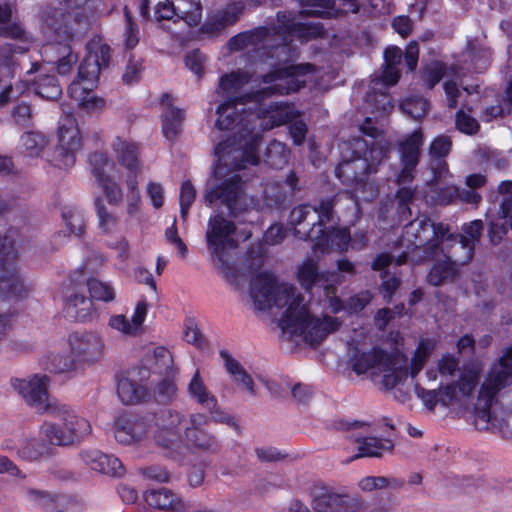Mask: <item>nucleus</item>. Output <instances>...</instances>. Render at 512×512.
Returning <instances> with one entry per match:
<instances>
[{
	"label": "nucleus",
	"mask_w": 512,
	"mask_h": 512,
	"mask_svg": "<svg viewBox=\"0 0 512 512\" xmlns=\"http://www.w3.org/2000/svg\"><path fill=\"white\" fill-rule=\"evenodd\" d=\"M297 278L306 290L316 283L325 282L324 274L319 273L317 262L311 258L305 259L298 267ZM321 287L323 300L305 303L296 287L278 282L271 273L261 272L251 281L250 296L256 309L280 314L279 327L283 332L299 336L306 343L314 345L342 326L340 318L328 314L344 309L335 286L323 283Z\"/></svg>",
	"instance_id": "f257e3e1"
},
{
	"label": "nucleus",
	"mask_w": 512,
	"mask_h": 512,
	"mask_svg": "<svg viewBox=\"0 0 512 512\" xmlns=\"http://www.w3.org/2000/svg\"><path fill=\"white\" fill-rule=\"evenodd\" d=\"M254 115L250 123L244 122V127L237 128L215 147L218 164L205 193L209 206L223 205L233 214L242 208L243 182L239 172L258 163L259 134L253 122L257 119L263 131L269 130L288 124L295 118L296 110L286 103H270Z\"/></svg>",
	"instance_id": "f03ea898"
},
{
	"label": "nucleus",
	"mask_w": 512,
	"mask_h": 512,
	"mask_svg": "<svg viewBox=\"0 0 512 512\" xmlns=\"http://www.w3.org/2000/svg\"><path fill=\"white\" fill-rule=\"evenodd\" d=\"M314 67L310 64L291 65L275 68L265 74L257 89L250 93H242L250 84L252 76L246 71H233L220 78L217 94L227 97L218 109L216 127L232 134L237 128L244 127L255 117L254 112H245L237 108L238 102L253 100L260 102L272 95H284L298 91L313 78Z\"/></svg>",
	"instance_id": "7ed1b4c3"
},
{
	"label": "nucleus",
	"mask_w": 512,
	"mask_h": 512,
	"mask_svg": "<svg viewBox=\"0 0 512 512\" xmlns=\"http://www.w3.org/2000/svg\"><path fill=\"white\" fill-rule=\"evenodd\" d=\"M481 374L480 364L468 363L460 366L457 357L446 353L425 372L429 383L434 384L439 380L438 388L428 390L415 384L414 391L429 410H434L437 404L448 407L471 397L479 384Z\"/></svg>",
	"instance_id": "20e7f679"
},
{
	"label": "nucleus",
	"mask_w": 512,
	"mask_h": 512,
	"mask_svg": "<svg viewBox=\"0 0 512 512\" xmlns=\"http://www.w3.org/2000/svg\"><path fill=\"white\" fill-rule=\"evenodd\" d=\"M370 330L365 327L354 328L348 339L349 368L357 375H382V384L393 389L401 384L408 375L403 360L373 346Z\"/></svg>",
	"instance_id": "39448f33"
},
{
	"label": "nucleus",
	"mask_w": 512,
	"mask_h": 512,
	"mask_svg": "<svg viewBox=\"0 0 512 512\" xmlns=\"http://www.w3.org/2000/svg\"><path fill=\"white\" fill-rule=\"evenodd\" d=\"M512 376V347L507 348L494 363L477 391L471 410V423L480 431H494L502 426L503 419L497 413L502 391Z\"/></svg>",
	"instance_id": "423d86ee"
},
{
	"label": "nucleus",
	"mask_w": 512,
	"mask_h": 512,
	"mask_svg": "<svg viewBox=\"0 0 512 512\" xmlns=\"http://www.w3.org/2000/svg\"><path fill=\"white\" fill-rule=\"evenodd\" d=\"M278 31L283 40V44L275 47L274 53L279 55L286 53L288 47L287 42L291 41V37L296 36L301 40H308L315 38L321 34V28L308 23H303L297 20V15L292 12H278ZM270 31L267 28H259L252 32H243L229 40V49L231 51H240L243 49H259V48H274L269 44Z\"/></svg>",
	"instance_id": "0eeeda50"
},
{
	"label": "nucleus",
	"mask_w": 512,
	"mask_h": 512,
	"mask_svg": "<svg viewBox=\"0 0 512 512\" xmlns=\"http://www.w3.org/2000/svg\"><path fill=\"white\" fill-rule=\"evenodd\" d=\"M109 59V46L100 40H91L87 44V55L79 66L77 79L68 87L69 96L87 111L101 109L104 106V101L96 97L93 89Z\"/></svg>",
	"instance_id": "6e6552de"
},
{
	"label": "nucleus",
	"mask_w": 512,
	"mask_h": 512,
	"mask_svg": "<svg viewBox=\"0 0 512 512\" xmlns=\"http://www.w3.org/2000/svg\"><path fill=\"white\" fill-rule=\"evenodd\" d=\"M49 415L61 422L45 421L40 426V435L52 445H69L91 433L90 422L65 404L58 402Z\"/></svg>",
	"instance_id": "1a4fd4ad"
},
{
	"label": "nucleus",
	"mask_w": 512,
	"mask_h": 512,
	"mask_svg": "<svg viewBox=\"0 0 512 512\" xmlns=\"http://www.w3.org/2000/svg\"><path fill=\"white\" fill-rule=\"evenodd\" d=\"M205 237L214 266L219 273L226 276L232 267L238 246L235 224L219 214L211 216Z\"/></svg>",
	"instance_id": "9d476101"
},
{
	"label": "nucleus",
	"mask_w": 512,
	"mask_h": 512,
	"mask_svg": "<svg viewBox=\"0 0 512 512\" xmlns=\"http://www.w3.org/2000/svg\"><path fill=\"white\" fill-rule=\"evenodd\" d=\"M333 207L334 199L322 200L317 208L299 205L290 213L289 226L300 239H318L323 232V226L333 218Z\"/></svg>",
	"instance_id": "9b49d317"
},
{
	"label": "nucleus",
	"mask_w": 512,
	"mask_h": 512,
	"mask_svg": "<svg viewBox=\"0 0 512 512\" xmlns=\"http://www.w3.org/2000/svg\"><path fill=\"white\" fill-rule=\"evenodd\" d=\"M310 504L314 512H363L365 501L345 490L324 482H316L309 488Z\"/></svg>",
	"instance_id": "f8f14e48"
},
{
	"label": "nucleus",
	"mask_w": 512,
	"mask_h": 512,
	"mask_svg": "<svg viewBox=\"0 0 512 512\" xmlns=\"http://www.w3.org/2000/svg\"><path fill=\"white\" fill-rule=\"evenodd\" d=\"M403 238L408 246L424 247L426 253L434 252L439 246H445V242L455 240L446 225L434 224L427 217H418L407 224Z\"/></svg>",
	"instance_id": "ddd939ff"
},
{
	"label": "nucleus",
	"mask_w": 512,
	"mask_h": 512,
	"mask_svg": "<svg viewBox=\"0 0 512 512\" xmlns=\"http://www.w3.org/2000/svg\"><path fill=\"white\" fill-rule=\"evenodd\" d=\"M89 162L92 174L108 204L111 206L120 205L123 201V191L118 180L123 178L126 180V176L120 169H117V165L103 153L95 152L91 154Z\"/></svg>",
	"instance_id": "4468645a"
},
{
	"label": "nucleus",
	"mask_w": 512,
	"mask_h": 512,
	"mask_svg": "<svg viewBox=\"0 0 512 512\" xmlns=\"http://www.w3.org/2000/svg\"><path fill=\"white\" fill-rule=\"evenodd\" d=\"M82 141L76 119L69 113L60 118L58 143L52 164L60 169L71 168L76 161L75 154L81 149Z\"/></svg>",
	"instance_id": "2eb2a0df"
},
{
	"label": "nucleus",
	"mask_w": 512,
	"mask_h": 512,
	"mask_svg": "<svg viewBox=\"0 0 512 512\" xmlns=\"http://www.w3.org/2000/svg\"><path fill=\"white\" fill-rule=\"evenodd\" d=\"M154 430L152 440L160 447L173 453L180 448L184 416L172 409H163L152 415Z\"/></svg>",
	"instance_id": "dca6fc26"
},
{
	"label": "nucleus",
	"mask_w": 512,
	"mask_h": 512,
	"mask_svg": "<svg viewBox=\"0 0 512 512\" xmlns=\"http://www.w3.org/2000/svg\"><path fill=\"white\" fill-rule=\"evenodd\" d=\"M151 5H154V15L158 20H169L176 16L193 26L202 18L200 0H143L141 12L144 16Z\"/></svg>",
	"instance_id": "f3484780"
},
{
	"label": "nucleus",
	"mask_w": 512,
	"mask_h": 512,
	"mask_svg": "<svg viewBox=\"0 0 512 512\" xmlns=\"http://www.w3.org/2000/svg\"><path fill=\"white\" fill-rule=\"evenodd\" d=\"M49 381L46 375H34L27 379L12 380V386L30 407L40 414H49L58 404V401L49 397Z\"/></svg>",
	"instance_id": "a211bd4d"
},
{
	"label": "nucleus",
	"mask_w": 512,
	"mask_h": 512,
	"mask_svg": "<svg viewBox=\"0 0 512 512\" xmlns=\"http://www.w3.org/2000/svg\"><path fill=\"white\" fill-rule=\"evenodd\" d=\"M387 147L381 142L373 141L370 148L364 153L363 159L345 161L336 168L338 178H344V181H363V174L376 172V166L386 156Z\"/></svg>",
	"instance_id": "6ab92c4d"
},
{
	"label": "nucleus",
	"mask_w": 512,
	"mask_h": 512,
	"mask_svg": "<svg viewBox=\"0 0 512 512\" xmlns=\"http://www.w3.org/2000/svg\"><path fill=\"white\" fill-rule=\"evenodd\" d=\"M71 353L80 369L95 365L105 356V344L102 337L94 332L76 333L69 339Z\"/></svg>",
	"instance_id": "aec40b11"
},
{
	"label": "nucleus",
	"mask_w": 512,
	"mask_h": 512,
	"mask_svg": "<svg viewBox=\"0 0 512 512\" xmlns=\"http://www.w3.org/2000/svg\"><path fill=\"white\" fill-rule=\"evenodd\" d=\"M112 148L119 164L117 169L126 176L128 188L134 189L138 185L137 176L140 173L138 146L128 139L115 137Z\"/></svg>",
	"instance_id": "412c9836"
},
{
	"label": "nucleus",
	"mask_w": 512,
	"mask_h": 512,
	"mask_svg": "<svg viewBox=\"0 0 512 512\" xmlns=\"http://www.w3.org/2000/svg\"><path fill=\"white\" fill-rule=\"evenodd\" d=\"M422 144L423 134L420 129L406 136L399 143V155L402 167L397 176V183L399 185L410 183L413 180L414 170L419 162Z\"/></svg>",
	"instance_id": "4be33fe9"
},
{
	"label": "nucleus",
	"mask_w": 512,
	"mask_h": 512,
	"mask_svg": "<svg viewBox=\"0 0 512 512\" xmlns=\"http://www.w3.org/2000/svg\"><path fill=\"white\" fill-rule=\"evenodd\" d=\"M153 430L152 415L140 418L120 417L116 421L115 438L122 444H132L144 439L152 440Z\"/></svg>",
	"instance_id": "5701e85b"
},
{
	"label": "nucleus",
	"mask_w": 512,
	"mask_h": 512,
	"mask_svg": "<svg viewBox=\"0 0 512 512\" xmlns=\"http://www.w3.org/2000/svg\"><path fill=\"white\" fill-rule=\"evenodd\" d=\"M482 229V221L474 220L463 226V233L460 236L451 234L455 240L445 242V248L452 251V256L456 262L467 263L472 259L474 247L480 239Z\"/></svg>",
	"instance_id": "b1692460"
},
{
	"label": "nucleus",
	"mask_w": 512,
	"mask_h": 512,
	"mask_svg": "<svg viewBox=\"0 0 512 512\" xmlns=\"http://www.w3.org/2000/svg\"><path fill=\"white\" fill-rule=\"evenodd\" d=\"M399 77L400 74L397 66L385 64L381 76L375 77L371 81L368 101L373 103L375 108L382 111L384 114L389 113L393 109V105L389 96L383 90L395 85Z\"/></svg>",
	"instance_id": "393cba45"
},
{
	"label": "nucleus",
	"mask_w": 512,
	"mask_h": 512,
	"mask_svg": "<svg viewBox=\"0 0 512 512\" xmlns=\"http://www.w3.org/2000/svg\"><path fill=\"white\" fill-rule=\"evenodd\" d=\"M349 430L355 431L350 437L358 445V454L353 459L360 457H381L385 452L393 449L392 441L388 439H379L376 437L362 436V433L368 430L364 423L355 422L348 426Z\"/></svg>",
	"instance_id": "a878e982"
},
{
	"label": "nucleus",
	"mask_w": 512,
	"mask_h": 512,
	"mask_svg": "<svg viewBox=\"0 0 512 512\" xmlns=\"http://www.w3.org/2000/svg\"><path fill=\"white\" fill-rule=\"evenodd\" d=\"M427 254V257L436 261L427 276L428 282L434 286H438L454 277L458 267L464 264L456 262L452 256V251L449 248H445V246H439V248L434 250V253L431 251Z\"/></svg>",
	"instance_id": "bb28decb"
},
{
	"label": "nucleus",
	"mask_w": 512,
	"mask_h": 512,
	"mask_svg": "<svg viewBox=\"0 0 512 512\" xmlns=\"http://www.w3.org/2000/svg\"><path fill=\"white\" fill-rule=\"evenodd\" d=\"M244 0H233L225 8L211 14L202 27V32L208 36H216L228 26L235 24L244 10Z\"/></svg>",
	"instance_id": "cd10ccee"
},
{
	"label": "nucleus",
	"mask_w": 512,
	"mask_h": 512,
	"mask_svg": "<svg viewBox=\"0 0 512 512\" xmlns=\"http://www.w3.org/2000/svg\"><path fill=\"white\" fill-rule=\"evenodd\" d=\"M301 7V14L320 17H337L341 13H357L359 10L357 0H341L339 7L334 0H302Z\"/></svg>",
	"instance_id": "c85d7f7f"
},
{
	"label": "nucleus",
	"mask_w": 512,
	"mask_h": 512,
	"mask_svg": "<svg viewBox=\"0 0 512 512\" xmlns=\"http://www.w3.org/2000/svg\"><path fill=\"white\" fill-rule=\"evenodd\" d=\"M144 500L150 507L166 512H187L190 509L189 501L165 487L146 491Z\"/></svg>",
	"instance_id": "c756f323"
},
{
	"label": "nucleus",
	"mask_w": 512,
	"mask_h": 512,
	"mask_svg": "<svg viewBox=\"0 0 512 512\" xmlns=\"http://www.w3.org/2000/svg\"><path fill=\"white\" fill-rule=\"evenodd\" d=\"M81 458L92 470L99 473L117 477L124 474L123 465L118 458L103 454L98 450L83 451Z\"/></svg>",
	"instance_id": "7c9ffc66"
},
{
	"label": "nucleus",
	"mask_w": 512,
	"mask_h": 512,
	"mask_svg": "<svg viewBox=\"0 0 512 512\" xmlns=\"http://www.w3.org/2000/svg\"><path fill=\"white\" fill-rule=\"evenodd\" d=\"M313 250L315 253H330L332 251H345L348 249L351 237L349 231L345 228L332 229L331 231L325 230L319 234L318 239H314Z\"/></svg>",
	"instance_id": "2f4dec72"
},
{
	"label": "nucleus",
	"mask_w": 512,
	"mask_h": 512,
	"mask_svg": "<svg viewBox=\"0 0 512 512\" xmlns=\"http://www.w3.org/2000/svg\"><path fill=\"white\" fill-rule=\"evenodd\" d=\"M169 95H163L161 104L162 112V131L167 139H174L181 131L184 112L173 107Z\"/></svg>",
	"instance_id": "473e14b6"
},
{
	"label": "nucleus",
	"mask_w": 512,
	"mask_h": 512,
	"mask_svg": "<svg viewBox=\"0 0 512 512\" xmlns=\"http://www.w3.org/2000/svg\"><path fill=\"white\" fill-rule=\"evenodd\" d=\"M0 290L16 297H22L26 288L13 261L0 262Z\"/></svg>",
	"instance_id": "72a5a7b5"
},
{
	"label": "nucleus",
	"mask_w": 512,
	"mask_h": 512,
	"mask_svg": "<svg viewBox=\"0 0 512 512\" xmlns=\"http://www.w3.org/2000/svg\"><path fill=\"white\" fill-rule=\"evenodd\" d=\"M70 15L63 14L60 9H53L44 14V29L54 33L59 40H68L73 37L72 28L69 27Z\"/></svg>",
	"instance_id": "f704fd0d"
},
{
	"label": "nucleus",
	"mask_w": 512,
	"mask_h": 512,
	"mask_svg": "<svg viewBox=\"0 0 512 512\" xmlns=\"http://www.w3.org/2000/svg\"><path fill=\"white\" fill-rule=\"evenodd\" d=\"M62 496L54 491L27 487L24 490L25 501L33 508L46 511L55 509L61 502Z\"/></svg>",
	"instance_id": "c9c22d12"
},
{
	"label": "nucleus",
	"mask_w": 512,
	"mask_h": 512,
	"mask_svg": "<svg viewBox=\"0 0 512 512\" xmlns=\"http://www.w3.org/2000/svg\"><path fill=\"white\" fill-rule=\"evenodd\" d=\"M49 445L52 444L39 434V438L24 440L17 448V454L27 461H36L48 454Z\"/></svg>",
	"instance_id": "e433bc0d"
},
{
	"label": "nucleus",
	"mask_w": 512,
	"mask_h": 512,
	"mask_svg": "<svg viewBox=\"0 0 512 512\" xmlns=\"http://www.w3.org/2000/svg\"><path fill=\"white\" fill-rule=\"evenodd\" d=\"M151 370L159 375H176L173 356L165 347H156L151 354Z\"/></svg>",
	"instance_id": "4c0bfd02"
},
{
	"label": "nucleus",
	"mask_w": 512,
	"mask_h": 512,
	"mask_svg": "<svg viewBox=\"0 0 512 512\" xmlns=\"http://www.w3.org/2000/svg\"><path fill=\"white\" fill-rule=\"evenodd\" d=\"M221 355L225 362V368L228 373L233 376L234 381L242 384L250 395L255 396L256 391L254 389L253 379L243 366L229 354L222 352Z\"/></svg>",
	"instance_id": "58836bf2"
},
{
	"label": "nucleus",
	"mask_w": 512,
	"mask_h": 512,
	"mask_svg": "<svg viewBox=\"0 0 512 512\" xmlns=\"http://www.w3.org/2000/svg\"><path fill=\"white\" fill-rule=\"evenodd\" d=\"M117 392L124 404L139 403L146 395L145 388L130 378H122L118 382Z\"/></svg>",
	"instance_id": "ea45409f"
},
{
	"label": "nucleus",
	"mask_w": 512,
	"mask_h": 512,
	"mask_svg": "<svg viewBox=\"0 0 512 512\" xmlns=\"http://www.w3.org/2000/svg\"><path fill=\"white\" fill-rule=\"evenodd\" d=\"M189 395L207 409L216 407V398L208 391L199 371H196L188 385Z\"/></svg>",
	"instance_id": "a19ab883"
},
{
	"label": "nucleus",
	"mask_w": 512,
	"mask_h": 512,
	"mask_svg": "<svg viewBox=\"0 0 512 512\" xmlns=\"http://www.w3.org/2000/svg\"><path fill=\"white\" fill-rule=\"evenodd\" d=\"M56 52L58 54V59L56 60V69L60 75H66L72 69V67L76 64L78 60L77 54H75L69 45H48L46 47L47 51Z\"/></svg>",
	"instance_id": "79ce46f5"
},
{
	"label": "nucleus",
	"mask_w": 512,
	"mask_h": 512,
	"mask_svg": "<svg viewBox=\"0 0 512 512\" xmlns=\"http://www.w3.org/2000/svg\"><path fill=\"white\" fill-rule=\"evenodd\" d=\"M403 486V481L393 477L366 476L358 482V487L363 492H373L381 489H398Z\"/></svg>",
	"instance_id": "37998d69"
},
{
	"label": "nucleus",
	"mask_w": 512,
	"mask_h": 512,
	"mask_svg": "<svg viewBox=\"0 0 512 512\" xmlns=\"http://www.w3.org/2000/svg\"><path fill=\"white\" fill-rule=\"evenodd\" d=\"M290 152L286 145L280 141H272L265 153V162L275 168L282 169L288 164Z\"/></svg>",
	"instance_id": "c03bdc74"
},
{
	"label": "nucleus",
	"mask_w": 512,
	"mask_h": 512,
	"mask_svg": "<svg viewBox=\"0 0 512 512\" xmlns=\"http://www.w3.org/2000/svg\"><path fill=\"white\" fill-rule=\"evenodd\" d=\"M66 306L69 313H74L75 317L81 321L87 320L93 310V303L91 299L86 298L82 294H71L66 301Z\"/></svg>",
	"instance_id": "a18cd8bd"
},
{
	"label": "nucleus",
	"mask_w": 512,
	"mask_h": 512,
	"mask_svg": "<svg viewBox=\"0 0 512 512\" xmlns=\"http://www.w3.org/2000/svg\"><path fill=\"white\" fill-rule=\"evenodd\" d=\"M176 375H164L154 388V397L159 403H172L177 398L178 388L174 381Z\"/></svg>",
	"instance_id": "49530a36"
},
{
	"label": "nucleus",
	"mask_w": 512,
	"mask_h": 512,
	"mask_svg": "<svg viewBox=\"0 0 512 512\" xmlns=\"http://www.w3.org/2000/svg\"><path fill=\"white\" fill-rule=\"evenodd\" d=\"M48 369L56 373H64L80 369L76 358L67 353H52L48 356Z\"/></svg>",
	"instance_id": "de8ad7c7"
},
{
	"label": "nucleus",
	"mask_w": 512,
	"mask_h": 512,
	"mask_svg": "<svg viewBox=\"0 0 512 512\" xmlns=\"http://www.w3.org/2000/svg\"><path fill=\"white\" fill-rule=\"evenodd\" d=\"M98 226L104 233L113 232L118 224L114 211L106 206L102 198L95 200Z\"/></svg>",
	"instance_id": "09e8293b"
},
{
	"label": "nucleus",
	"mask_w": 512,
	"mask_h": 512,
	"mask_svg": "<svg viewBox=\"0 0 512 512\" xmlns=\"http://www.w3.org/2000/svg\"><path fill=\"white\" fill-rule=\"evenodd\" d=\"M433 349L434 345L429 341L423 340L418 344L409 365V374L412 378L423 369Z\"/></svg>",
	"instance_id": "8fccbe9b"
},
{
	"label": "nucleus",
	"mask_w": 512,
	"mask_h": 512,
	"mask_svg": "<svg viewBox=\"0 0 512 512\" xmlns=\"http://www.w3.org/2000/svg\"><path fill=\"white\" fill-rule=\"evenodd\" d=\"M36 93L44 99L55 100L62 90L54 76H45L37 83Z\"/></svg>",
	"instance_id": "3c124183"
},
{
	"label": "nucleus",
	"mask_w": 512,
	"mask_h": 512,
	"mask_svg": "<svg viewBox=\"0 0 512 512\" xmlns=\"http://www.w3.org/2000/svg\"><path fill=\"white\" fill-rule=\"evenodd\" d=\"M92 299L109 302L115 298L113 287L97 279H90L87 283Z\"/></svg>",
	"instance_id": "603ef678"
},
{
	"label": "nucleus",
	"mask_w": 512,
	"mask_h": 512,
	"mask_svg": "<svg viewBox=\"0 0 512 512\" xmlns=\"http://www.w3.org/2000/svg\"><path fill=\"white\" fill-rule=\"evenodd\" d=\"M428 108L427 100L422 97L408 98L401 104L402 111L416 120L424 117L428 112Z\"/></svg>",
	"instance_id": "864d4df0"
},
{
	"label": "nucleus",
	"mask_w": 512,
	"mask_h": 512,
	"mask_svg": "<svg viewBox=\"0 0 512 512\" xmlns=\"http://www.w3.org/2000/svg\"><path fill=\"white\" fill-rule=\"evenodd\" d=\"M47 141L45 137L38 133L28 132L21 137V146L28 156H38L45 147Z\"/></svg>",
	"instance_id": "5fc2aeb1"
},
{
	"label": "nucleus",
	"mask_w": 512,
	"mask_h": 512,
	"mask_svg": "<svg viewBox=\"0 0 512 512\" xmlns=\"http://www.w3.org/2000/svg\"><path fill=\"white\" fill-rule=\"evenodd\" d=\"M446 75L445 65L439 62L431 63L423 71L424 84L432 89Z\"/></svg>",
	"instance_id": "6e6d98bb"
},
{
	"label": "nucleus",
	"mask_w": 512,
	"mask_h": 512,
	"mask_svg": "<svg viewBox=\"0 0 512 512\" xmlns=\"http://www.w3.org/2000/svg\"><path fill=\"white\" fill-rule=\"evenodd\" d=\"M196 198V190L193 185L186 181L182 184L180 190V214L182 219H186L189 209Z\"/></svg>",
	"instance_id": "4d7b16f0"
},
{
	"label": "nucleus",
	"mask_w": 512,
	"mask_h": 512,
	"mask_svg": "<svg viewBox=\"0 0 512 512\" xmlns=\"http://www.w3.org/2000/svg\"><path fill=\"white\" fill-rule=\"evenodd\" d=\"M108 325L113 330L121 333L123 336H137L139 332L133 327L131 321L124 315H113L110 317Z\"/></svg>",
	"instance_id": "13d9d810"
},
{
	"label": "nucleus",
	"mask_w": 512,
	"mask_h": 512,
	"mask_svg": "<svg viewBox=\"0 0 512 512\" xmlns=\"http://www.w3.org/2000/svg\"><path fill=\"white\" fill-rule=\"evenodd\" d=\"M188 443L200 449H208L213 444V438L203 430L186 428Z\"/></svg>",
	"instance_id": "bf43d9fd"
},
{
	"label": "nucleus",
	"mask_w": 512,
	"mask_h": 512,
	"mask_svg": "<svg viewBox=\"0 0 512 512\" xmlns=\"http://www.w3.org/2000/svg\"><path fill=\"white\" fill-rule=\"evenodd\" d=\"M288 124L289 133L293 140V143L297 146L302 145L308 130L306 123L302 119H300V115L297 111L295 118Z\"/></svg>",
	"instance_id": "052dcab7"
},
{
	"label": "nucleus",
	"mask_w": 512,
	"mask_h": 512,
	"mask_svg": "<svg viewBox=\"0 0 512 512\" xmlns=\"http://www.w3.org/2000/svg\"><path fill=\"white\" fill-rule=\"evenodd\" d=\"M456 127L465 134H475L479 130V124L475 118L460 110L456 114Z\"/></svg>",
	"instance_id": "680f3d73"
},
{
	"label": "nucleus",
	"mask_w": 512,
	"mask_h": 512,
	"mask_svg": "<svg viewBox=\"0 0 512 512\" xmlns=\"http://www.w3.org/2000/svg\"><path fill=\"white\" fill-rule=\"evenodd\" d=\"M448 190H449V197L442 199L441 200L442 203L450 202L454 196L459 197L461 201L468 203V204L477 205L481 200V196L475 190H472V189H468V190L464 189L462 191H459L457 188L451 187Z\"/></svg>",
	"instance_id": "e2e57ef3"
},
{
	"label": "nucleus",
	"mask_w": 512,
	"mask_h": 512,
	"mask_svg": "<svg viewBox=\"0 0 512 512\" xmlns=\"http://www.w3.org/2000/svg\"><path fill=\"white\" fill-rule=\"evenodd\" d=\"M206 57L199 50H193L185 56L186 67L196 75H201L204 71Z\"/></svg>",
	"instance_id": "0e129e2a"
},
{
	"label": "nucleus",
	"mask_w": 512,
	"mask_h": 512,
	"mask_svg": "<svg viewBox=\"0 0 512 512\" xmlns=\"http://www.w3.org/2000/svg\"><path fill=\"white\" fill-rule=\"evenodd\" d=\"M372 300V294L369 291H362L349 298L347 309L351 313L363 310Z\"/></svg>",
	"instance_id": "69168bd1"
},
{
	"label": "nucleus",
	"mask_w": 512,
	"mask_h": 512,
	"mask_svg": "<svg viewBox=\"0 0 512 512\" xmlns=\"http://www.w3.org/2000/svg\"><path fill=\"white\" fill-rule=\"evenodd\" d=\"M142 64L139 60L130 59L125 67L122 79L123 82L131 85L139 81Z\"/></svg>",
	"instance_id": "338daca9"
},
{
	"label": "nucleus",
	"mask_w": 512,
	"mask_h": 512,
	"mask_svg": "<svg viewBox=\"0 0 512 512\" xmlns=\"http://www.w3.org/2000/svg\"><path fill=\"white\" fill-rule=\"evenodd\" d=\"M64 220L70 233L76 236H80L83 233L85 222L83 216L80 213L69 212L64 214Z\"/></svg>",
	"instance_id": "774afa93"
}]
</instances>
